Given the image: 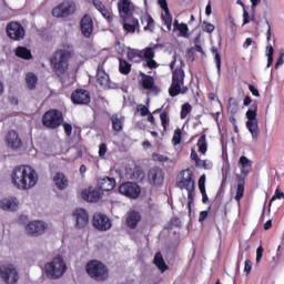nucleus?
Returning <instances> with one entry per match:
<instances>
[{"instance_id":"obj_17","label":"nucleus","mask_w":284,"mask_h":284,"mask_svg":"<svg viewBox=\"0 0 284 284\" xmlns=\"http://www.w3.org/2000/svg\"><path fill=\"white\" fill-rule=\"evenodd\" d=\"M103 195V192L99 189L90 186L89 189L82 191V199L88 201V203H97Z\"/></svg>"},{"instance_id":"obj_51","label":"nucleus","mask_w":284,"mask_h":284,"mask_svg":"<svg viewBox=\"0 0 284 284\" xmlns=\"http://www.w3.org/2000/svg\"><path fill=\"white\" fill-rule=\"evenodd\" d=\"M283 197H284V193L281 190L276 189L275 194L272 196L270 201L268 207H272V203H274L276 199H283Z\"/></svg>"},{"instance_id":"obj_36","label":"nucleus","mask_w":284,"mask_h":284,"mask_svg":"<svg viewBox=\"0 0 284 284\" xmlns=\"http://www.w3.org/2000/svg\"><path fill=\"white\" fill-rule=\"evenodd\" d=\"M258 110V103L257 102H253L251 109H248L246 111V119H248V121H257L256 120V111Z\"/></svg>"},{"instance_id":"obj_60","label":"nucleus","mask_w":284,"mask_h":284,"mask_svg":"<svg viewBox=\"0 0 284 284\" xmlns=\"http://www.w3.org/2000/svg\"><path fill=\"white\" fill-rule=\"evenodd\" d=\"M63 128H64V132H65L67 136H72V124L64 123Z\"/></svg>"},{"instance_id":"obj_43","label":"nucleus","mask_w":284,"mask_h":284,"mask_svg":"<svg viewBox=\"0 0 284 284\" xmlns=\"http://www.w3.org/2000/svg\"><path fill=\"white\" fill-rule=\"evenodd\" d=\"M197 148L201 154H205V152H207V141L205 140V134H202L201 138L199 139Z\"/></svg>"},{"instance_id":"obj_4","label":"nucleus","mask_w":284,"mask_h":284,"mask_svg":"<svg viewBox=\"0 0 284 284\" xmlns=\"http://www.w3.org/2000/svg\"><path fill=\"white\" fill-rule=\"evenodd\" d=\"M85 272L90 278H93L98 283H103L110 278V270L99 260L89 261L85 265Z\"/></svg>"},{"instance_id":"obj_19","label":"nucleus","mask_w":284,"mask_h":284,"mask_svg":"<svg viewBox=\"0 0 284 284\" xmlns=\"http://www.w3.org/2000/svg\"><path fill=\"white\" fill-rule=\"evenodd\" d=\"M164 179L163 170L160 168H153L149 171V181H151L154 185H161Z\"/></svg>"},{"instance_id":"obj_56","label":"nucleus","mask_w":284,"mask_h":284,"mask_svg":"<svg viewBox=\"0 0 284 284\" xmlns=\"http://www.w3.org/2000/svg\"><path fill=\"white\" fill-rule=\"evenodd\" d=\"M250 45H253V48H256V41H254V39L252 38H247L243 44L244 50H247V48H250Z\"/></svg>"},{"instance_id":"obj_24","label":"nucleus","mask_w":284,"mask_h":284,"mask_svg":"<svg viewBox=\"0 0 284 284\" xmlns=\"http://www.w3.org/2000/svg\"><path fill=\"white\" fill-rule=\"evenodd\" d=\"M53 183L58 190H65V187L69 185L68 176L61 172H58L53 178Z\"/></svg>"},{"instance_id":"obj_30","label":"nucleus","mask_w":284,"mask_h":284,"mask_svg":"<svg viewBox=\"0 0 284 284\" xmlns=\"http://www.w3.org/2000/svg\"><path fill=\"white\" fill-rule=\"evenodd\" d=\"M0 207L8 212H16L17 211V201L11 199H3L0 201Z\"/></svg>"},{"instance_id":"obj_63","label":"nucleus","mask_w":284,"mask_h":284,"mask_svg":"<svg viewBox=\"0 0 284 284\" xmlns=\"http://www.w3.org/2000/svg\"><path fill=\"white\" fill-rule=\"evenodd\" d=\"M248 90H250V92H252L253 97H261V93H258V89H256V87H254V84H250Z\"/></svg>"},{"instance_id":"obj_62","label":"nucleus","mask_w":284,"mask_h":284,"mask_svg":"<svg viewBox=\"0 0 284 284\" xmlns=\"http://www.w3.org/2000/svg\"><path fill=\"white\" fill-rule=\"evenodd\" d=\"M244 272L245 274H250V272H252V262L250 260H246L244 263Z\"/></svg>"},{"instance_id":"obj_16","label":"nucleus","mask_w":284,"mask_h":284,"mask_svg":"<svg viewBox=\"0 0 284 284\" xmlns=\"http://www.w3.org/2000/svg\"><path fill=\"white\" fill-rule=\"evenodd\" d=\"M80 30L83 37H87V39L92 37V32H94V22L92 21V17L88 14L83 16L80 22Z\"/></svg>"},{"instance_id":"obj_32","label":"nucleus","mask_w":284,"mask_h":284,"mask_svg":"<svg viewBox=\"0 0 284 284\" xmlns=\"http://www.w3.org/2000/svg\"><path fill=\"white\" fill-rule=\"evenodd\" d=\"M141 222V214H131L126 217V225L130 230H136V226Z\"/></svg>"},{"instance_id":"obj_15","label":"nucleus","mask_w":284,"mask_h":284,"mask_svg":"<svg viewBox=\"0 0 284 284\" xmlns=\"http://www.w3.org/2000/svg\"><path fill=\"white\" fill-rule=\"evenodd\" d=\"M71 100L75 105H88L90 103V92L85 89H77L73 91Z\"/></svg>"},{"instance_id":"obj_37","label":"nucleus","mask_w":284,"mask_h":284,"mask_svg":"<svg viewBox=\"0 0 284 284\" xmlns=\"http://www.w3.org/2000/svg\"><path fill=\"white\" fill-rule=\"evenodd\" d=\"M199 190L202 194L203 203H207V193H205V175H201L199 179Z\"/></svg>"},{"instance_id":"obj_53","label":"nucleus","mask_w":284,"mask_h":284,"mask_svg":"<svg viewBox=\"0 0 284 284\" xmlns=\"http://www.w3.org/2000/svg\"><path fill=\"white\" fill-rule=\"evenodd\" d=\"M203 30H204V32H207L209 34H212V32L215 30V27H214V24H212L207 21H204L203 22Z\"/></svg>"},{"instance_id":"obj_14","label":"nucleus","mask_w":284,"mask_h":284,"mask_svg":"<svg viewBox=\"0 0 284 284\" xmlns=\"http://www.w3.org/2000/svg\"><path fill=\"white\" fill-rule=\"evenodd\" d=\"M97 82L104 90H114V88H116V84L110 81V75L105 73V70H103V67L101 65L98 67Z\"/></svg>"},{"instance_id":"obj_48","label":"nucleus","mask_w":284,"mask_h":284,"mask_svg":"<svg viewBox=\"0 0 284 284\" xmlns=\"http://www.w3.org/2000/svg\"><path fill=\"white\" fill-rule=\"evenodd\" d=\"M191 159L195 161L196 165H203L205 168V161L199 159V154L196 153V151H191Z\"/></svg>"},{"instance_id":"obj_22","label":"nucleus","mask_w":284,"mask_h":284,"mask_svg":"<svg viewBox=\"0 0 284 284\" xmlns=\"http://www.w3.org/2000/svg\"><path fill=\"white\" fill-rule=\"evenodd\" d=\"M141 57L145 58L146 67L151 70L158 68L156 61H154V50L152 48H146L144 51H140Z\"/></svg>"},{"instance_id":"obj_52","label":"nucleus","mask_w":284,"mask_h":284,"mask_svg":"<svg viewBox=\"0 0 284 284\" xmlns=\"http://www.w3.org/2000/svg\"><path fill=\"white\" fill-rule=\"evenodd\" d=\"M160 119H161V123H162V126L165 132V130H168V124L170 123V120L168 119V113H165V112L161 113Z\"/></svg>"},{"instance_id":"obj_31","label":"nucleus","mask_w":284,"mask_h":284,"mask_svg":"<svg viewBox=\"0 0 284 284\" xmlns=\"http://www.w3.org/2000/svg\"><path fill=\"white\" fill-rule=\"evenodd\" d=\"M154 265L160 270V272H166L168 264H165V260L163 258V254L161 252H158L153 260Z\"/></svg>"},{"instance_id":"obj_10","label":"nucleus","mask_w":284,"mask_h":284,"mask_svg":"<svg viewBox=\"0 0 284 284\" xmlns=\"http://www.w3.org/2000/svg\"><path fill=\"white\" fill-rule=\"evenodd\" d=\"M0 277L7 284H17L19 281V272H17V268L12 264L2 265L0 266Z\"/></svg>"},{"instance_id":"obj_34","label":"nucleus","mask_w":284,"mask_h":284,"mask_svg":"<svg viewBox=\"0 0 284 284\" xmlns=\"http://www.w3.org/2000/svg\"><path fill=\"white\" fill-rule=\"evenodd\" d=\"M112 128L115 132H121L123 130V118L114 114L111 116Z\"/></svg>"},{"instance_id":"obj_57","label":"nucleus","mask_w":284,"mask_h":284,"mask_svg":"<svg viewBox=\"0 0 284 284\" xmlns=\"http://www.w3.org/2000/svg\"><path fill=\"white\" fill-rule=\"evenodd\" d=\"M263 252L264 248L262 246H258L257 250H256V263H261L262 258H263Z\"/></svg>"},{"instance_id":"obj_13","label":"nucleus","mask_w":284,"mask_h":284,"mask_svg":"<svg viewBox=\"0 0 284 284\" xmlns=\"http://www.w3.org/2000/svg\"><path fill=\"white\" fill-rule=\"evenodd\" d=\"M92 225L99 232H108V230L112 227V221H110V217H108V215L94 214Z\"/></svg>"},{"instance_id":"obj_47","label":"nucleus","mask_w":284,"mask_h":284,"mask_svg":"<svg viewBox=\"0 0 284 284\" xmlns=\"http://www.w3.org/2000/svg\"><path fill=\"white\" fill-rule=\"evenodd\" d=\"M180 226H181V219L173 217L168 224L166 230H174V227H180Z\"/></svg>"},{"instance_id":"obj_38","label":"nucleus","mask_w":284,"mask_h":284,"mask_svg":"<svg viewBox=\"0 0 284 284\" xmlns=\"http://www.w3.org/2000/svg\"><path fill=\"white\" fill-rule=\"evenodd\" d=\"M120 64H119V70L121 72V74H130L131 70H132V64L128 63V61L120 59Z\"/></svg>"},{"instance_id":"obj_29","label":"nucleus","mask_w":284,"mask_h":284,"mask_svg":"<svg viewBox=\"0 0 284 284\" xmlns=\"http://www.w3.org/2000/svg\"><path fill=\"white\" fill-rule=\"evenodd\" d=\"M246 128L248 132L252 134L253 139H258V135L261 134V129H258V120L247 121Z\"/></svg>"},{"instance_id":"obj_58","label":"nucleus","mask_w":284,"mask_h":284,"mask_svg":"<svg viewBox=\"0 0 284 284\" xmlns=\"http://www.w3.org/2000/svg\"><path fill=\"white\" fill-rule=\"evenodd\" d=\"M105 152H108V145H105V143H101L99 145V155L105 156Z\"/></svg>"},{"instance_id":"obj_61","label":"nucleus","mask_w":284,"mask_h":284,"mask_svg":"<svg viewBox=\"0 0 284 284\" xmlns=\"http://www.w3.org/2000/svg\"><path fill=\"white\" fill-rule=\"evenodd\" d=\"M146 23L148 26L144 27V30H152V28H154V19H152V17L146 18Z\"/></svg>"},{"instance_id":"obj_59","label":"nucleus","mask_w":284,"mask_h":284,"mask_svg":"<svg viewBox=\"0 0 284 284\" xmlns=\"http://www.w3.org/2000/svg\"><path fill=\"white\" fill-rule=\"evenodd\" d=\"M153 159H155V161H160V163H165L169 161L168 156L161 154H153Z\"/></svg>"},{"instance_id":"obj_20","label":"nucleus","mask_w":284,"mask_h":284,"mask_svg":"<svg viewBox=\"0 0 284 284\" xmlns=\"http://www.w3.org/2000/svg\"><path fill=\"white\" fill-rule=\"evenodd\" d=\"M7 144L8 148H11L12 150H19V146L22 145V142L17 131H9L7 135Z\"/></svg>"},{"instance_id":"obj_23","label":"nucleus","mask_w":284,"mask_h":284,"mask_svg":"<svg viewBox=\"0 0 284 284\" xmlns=\"http://www.w3.org/2000/svg\"><path fill=\"white\" fill-rule=\"evenodd\" d=\"M116 185V180L114 178H104L99 182V190L100 192H110L111 190H114Z\"/></svg>"},{"instance_id":"obj_40","label":"nucleus","mask_w":284,"mask_h":284,"mask_svg":"<svg viewBox=\"0 0 284 284\" xmlns=\"http://www.w3.org/2000/svg\"><path fill=\"white\" fill-rule=\"evenodd\" d=\"M174 28L179 30L181 37H189L190 29L187 28V24L185 23H179V21L174 22Z\"/></svg>"},{"instance_id":"obj_9","label":"nucleus","mask_w":284,"mask_h":284,"mask_svg":"<svg viewBox=\"0 0 284 284\" xmlns=\"http://www.w3.org/2000/svg\"><path fill=\"white\" fill-rule=\"evenodd\" d=\"M47 230L48 223L41 220L31 221L24 226L27 236H41L42 234H45Z\"/></svg>"},{"instance_id":"obj_7","label":"nucleus","mask_w":284,"mask_h":284,"mask_svg":"<svg viewBox=\"0 0 284 284\" xmlns=\"http://www.w3.org/2000/svg\"><path fill=\"white\" fill-rule=\"evenodd\" d=\"M63 123V113L57 109L47 111L42 116V125L49 130H57Z\"/></svg>"},{"instance_id":"obj_26","label":"nucleus","mask_w":284,"mask_h":284,"mask_svg":"<svg viewBox=\"0 0 284 284\" xmlns=\"http://www.w3.org/2000/svg\"><path fill=\"white\" fill-rule=\"evenodd\" d=\"M132 8H134V4H132V1L130 0H120L118 3L120 14H128V17H130Z\"/></svg>"},{"instance_id":"obj_3","label":"nucleus","mask_w":284,"mask_h":284,"mask_svg":"<svg viewBox=\"0 0 284 284\" xmlns=\"http://www.w3.org/2000/svg\"><path fill=\"white\" fill-rule=\"evenodd\" d=\"M183 60L173 55V61L170 68L173 72L172 83L169 89L170 97H179V94H187V87H185V71H183Z\"/></svg>"},{"instance_id":"obj_50","label":"nucleus","mask_w":284,"mask_h":284,"mask_svg":"<svg viewBox=\"0 0 284 284\" xmlns=\"http://www.w3.org/2000/svg\"><path fill=\"white\" fill-rule=\"evenodd\" d=\"M172 143L173 145H179V143H181V129L174 131Z\"/></svg>"},{"instance_id":"obj_11","label":"nucleus","mask_w":284,"mask_h":284,"mask_svg":"<svg viewBox=\"0 0 284 284\" xmlns=\"http://www.w3.org/2000/svg\"><path fill=\"white\" fill-rule=\"evenodd\" d=\"M7 34L13 41H21L26 37V29L19 22H10L7 26Z\"/></svg>"},{"instance_id":"obj_5","label":"nucleus","mask_w":284,"mask_h":284,"mask_svg":"<svg viewBox=\"0 0 284 284\" xmlns=\"http://www.w3.org/2000/svg\"><path fill=\"white\" fill-rule=\"evenodd\" d=\"M192 170L186 169L182 171L181 181L176 182V185L180 187V190H186L187 192L189 214H192V204L194 203V196H196V193L194 192V179H192Z\"/></svg>"},{"instance_id":"obj_39","label":"nucleus","mask_w":284,"mask_h":284,"mask_svg":"<svg viewBox=\"0 0 284 284\" xmlns=\"http://www.w3.org/2000/svg\"><path fill=\"white\" fill-rule=\"evenodd\" d=\"M26 81L29 90H34V88H37V81H38L37 74L28 73L26 77Z\"/></svg>"},{"instance_id":"obj_54","label":"nucleus","mask_w":284,"mask_h":284,"mask_svg":"<svg viewBox=\"0 0 284 284\" xmlns=\"http://www.w3.org/2000/svg\"><path fill=\"white\" fill-rule=\"evenodd\" d=\"M250 21H254V16H252V19H250V12L247 10H243V26H247Z\"/></svg>"},{"instance_id":"obj_2","label":"nucleus","mask_w":284,"mask_h":284,"mask_svg":"<svg viewBox=\"0 0 284 284\" xmlns=\"http://www.w3.org/2000/svg\"><path fill=\"white\" fill-rule=\"evenodd\" d=\"M39 181V174L30 165L17 166L11 172V183L17 190H32Z\"/></svg>"},{"instance_id":"obj_6","label":"nucleus","mask_w":284,"mask_h":284,"mask_svg":"<svg viewBox=\"0 0 284 284\" xmlns=\"http://www.w3.org/2000/svg\"><path fill=\"white\" fill-rule=\"evenodd\" d=\"M67 270L68 266L65 265V261L61 255L55 256L51 262L44 265L47 276L53 280L61 278V276L65 274Z\"/></svg>"},{"instance_id":"obj_25","label":"nucleus","mask_w":284,"mask_h":284,"mask_svg":"<svg viewBox=\"0 0 284 284\" xmlns=\"http://www.w3.org/2000/svg\"><path fill=\"white\" fill-rule=\"evenodd\" d=\"M237 189L235 194V201H241L243 199V194H245V178L243 175H236Z\"/></svg>"},{"instance_id":"obj_41","label":"nucleus","mask_w":284,"mask_h":284,"mask_svg":"<svg viewBox=\"0 0 284 284\" xmlns=\"http://www.w3.org/2000/svg\"><path fill=\"white\" fill-rule=\"evenodd\" d=\"M267 64L266 68H272L274 63V47L272 44L266 47Z\"/></svg>"},{"instance_id":"obj_12","label":"nucleus","mask_w":284,"mask_h":284,"mask_svg":"<svg viewBox=\"0 0 284 284\" xmlns=\"http://www.w3.org/2000/svg\"><path fill=\"white\" fill-rule=\"evenodd\" d=\"M119 192L129 199H139V194H141V187H139L134 182H126L119 186Z\"/></svg>"},{"instance_id":"obj_18","label":"nucleus","mask_w":284,"mask_h":284,"mask_svg":"<svg viewBox=\"0 0 284 284\" xmlns=\"http://www.w3.org/2000/svg\"><path fill=\"white\" fill-rule=\"evenodd\" d=\"M123 30L126 34H134L139 30V20L132 16L124 17Z\"/></svg>"},{"instance_id":"obj_55","label":"nucleus","mask_w":284,"mask_h":284,"mask_svg":"<svg viewBox=\"0 0 284 284\" xmlns=\"http://www.w3.org/2000/svg\"><path fill=\"white\" fill-rule=\"evenodd\" d=\"M138 112H140L141 116H148V114L150 113V109H148V106L140 104L138 105Z\"/></svg>"},{"instance_id":"obj_33","label":"nucleus","mask_w":284,"mask_h":284,"mask_svg":"<svg viewBox=\"0 0 284 284\" xmlns=\"http://www.w3.org/2000/svg\"><path fill=\"white\" fill-rule=\"evenodd\" d=\"M16 57H19L20 59L29 60V59H32V53L26 47H18L16 49Z\"/></svg>"},{"instance_id":"obj_42","label":"nucleus","mask_w":284,"mask_h":284,"mask_svg":"<svg viewBox=\"0 0 284 284\" xmlns=\"http://www.w3.org/2000/svg\"><path fill=\"white\" fill-rule=\"evenodd\" d=\"M211 52L214 55L215 59V65L217 69V74H221V54L219 53V49L216 47L211 48Z\"/></svg>"},{"instance_id":"obj_64","label":"nucleus","mask_w":284,"mask_h":284,"mask_svg":"<svg viewBox=\"0 0 284 284\" xmlns=\"http://www.w3.org/2000/svg\"><path fill=\"white\" fill-rule=\"evenodd\" d=\"M283 63H284V54L282 53V54H280V57L275 63V70H278V68H281V65H283Z\"/></svg>"},{"instance_id":"obj_21","label":"nucleus","mask_w":284,"mask_h":284,"mask_svg":"<svg viewBox=\"0 0 284 284\" xmlns=\"http://www.w3.org/2000/svg\"><path fill=\"white\" fill-rule=\"evenodd\" d=\"M239 165L242 172L240 176L245 179V176L252 172V160L247 159L245 155H242L240 158Z\"/></svg>"},{"instance_id":"obj_45","label":"nucleus","mask_w":284,"mask_h":284,"mask_svg":"<svg viewBox=\"0 0 284 284\" xmlns=\"http://www.w3.org/2000/svg\"><path fill=\"white\" fill-rule=\"evenodd\" d=\"M100 13L102 14V17H104V19H106L109 23H112V21H114V14H112V12H110V10H108L105 7L103 8V10L100 11Z\"/></svg>"},{"instance_id":"obj_46","label":"nucleus","mask_w":284,"mask_h":284,"mask_svg":"<svg viewBox=\"0 0 284 284\" xmlns=\"http://www.w3.org/2000/svg\"><path fill=\"white\" fill-rule=\"evenodd\" d=\"M239 109V104L236 103V100L234 98L229 99V111L231 114H236V111Z\"/></svg>"},{"instance_id":"obj_49","label":"nucleus","mask_w":284,"mask_h":284,"mask_svg":"<svg viewBox=\"0 0 284 284\" xmlns=\"http://www.w3.org/2000/svg\"><path fill=\"white\" fill-rule=\"evenodd\" d=\"M126 57L130 61H133V59H141V51L130 50Z\"/></svg>"},{"instance_id":"obj_8","label":"nucleus","mask_w":284,"mask_h":284,"mask_svg":"<svg viewBox=\"0 0 284 284\" xmlns=\"http://www.w3.org/2000/svg\"><path fill=\"white\" fill-rule=\"evenodd\" d=\"M75 10H77V4L74 3V1L65 0L62 3H60L58 7L53 8L52 14L58 19H65L71 14H74Z\"/></svg>"},{"instance_id":"obj_27","label":"nucleus","mask_w":284,"mask_h":284,"mask_svg":"<svg viewBox=\"0 0 284 284\" xmlns=\"http://www.w3.org/2000/svg\"><path fill=\"white\" fill-rule=\"evenodd\" d=\"M75 216V227L78 230H83L88 227L90 223V216L88 214H77Z\"/></svg>"},{"instance_id":"obj_35","label":"nucleus","mask_w":284,"mask_h":284,"mask_svg":"<svg viewBox=\"0 0 284 284\" xmlns=\"http://www.w3.org/2000/svg\"><path fill=\"white\" fill-rule=\"evenodd\" d=\"M164 13H162V21L164 22V26H166L168 30H172V16L170 14V9H162Z\"/></svg>"},{"instance_id":"obj_44","label":"nucleus","mask_w":284,"mask_h":284,"mask_svg":"<svg viewBox=\"0 0 284 284\" xmlns=\"http://www.w3.org/2000/svg\"><path fill=\"white\" fill-rule=\"evenodd\" d=\"M192 112V104L191 103H184L181 109V119H186L187 114Z\"/></svg>"},{"instance_id":"obj_28","label":"nucleus","mask_w":284,"mask_h":284,"mask_svg":"<svg viewBox=\"0 0 284 284\" xmlns=\"http://www.w3.org/2000/svg\"><path fill=\"white\" fill-rule=\"evenodd\" d=\"M141 83L144 90H152L153 92H156V85H154V78L152 75L142 74Z\"/></svg>"},{"instance_id":"obj_1","label":"nucleus","mask_w":284,"mask_h":284,"mask_svg":"<svg viewBox=\"0 0 284 284\" xmlns=\"http://www.w3.org/2000/svg\"><path fill=\"white\" fill-rule=\"evenodd\" d=\"M74 57V47L72 44H63L51 58L52 70L61 80L62 85H70L72 81L67 80L68 77V60Z\"/></svg>"}]
</instances>
